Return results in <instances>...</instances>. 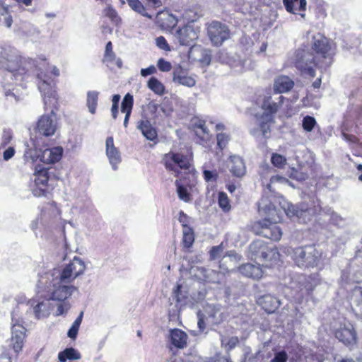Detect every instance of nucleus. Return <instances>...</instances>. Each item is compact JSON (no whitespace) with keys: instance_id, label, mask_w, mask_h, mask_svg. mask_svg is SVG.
<instances>
[{"instance_id":"nucleus-1","label":"nucleus","mask_w":362,"mask_h":362,"mask_svg":"<svg viewBox=\"0 0 362 362\" xmlns=\"http://www.w3.org/2000/svg\"><path fill=\"white\" fill-rule=\"evenodd\" d=\"M84 262L78 257L62 268H54L40 276V288L47 298L63 300L70 297L78 288L70 284L86 270Z\"/></svg>"},{"instance_id":"nucleus-2","label":"nucleus","mask_w":362,"mask_h":362,"mask_svg":"<svg viewBox=\"0 0 362 362\" xmlns=\"http://www.w3.org/2000/svg\"><path fill=\"white\" fill-rule=\"evenodd\" d=\"M312 49L315 54L311 50H296L294 63L303 74L314 77L315 67L326 71L332 65L334 52L329 40L320 34L313 37Z\"/></svg>"},{"instance_id":"nucleus-3","label":"nucleus","mask_w":362,"mask_h":362,"mask_svg":"<svg viewBox=\"0 0 362 362\" xmlns=\"http://www.w3.org/2000/svg\"><path fill=\"white\" fill-rule=\"evenodd\" d=\"M259 211L265 218L258 221L253 226L254 232L272 240L278 241L281 239L282 232L276 226L281 220V212L277 211L274 205L267 199L262 198L258 205Z\"/></svg>"},{"instance_id":"nucleus-4","label":"nucleus","mask_w":362,"mask_h":362,"mask_svg":"<svg viewBox=\"0 0 362 362\" xmlns=\"http://www.w3.org/2000/svg\"><path fill=\"white\" fill-rule=\"evenodd\" d=\"M284 97L278 94L264 98L262 108L264 112L257 119V128L250 130V134L257 138L262 136L267 138L270 133V124L274 122V115L281 107Z\"/></svg>"},{"instance_id":"nucleus-5","label":"nucleus","mask_w":362,"mask_h":362,"mask_svg":"<svg viewBox=\"0 0 362 362\" xmlns=\"http://www.w3.org/2000/svg\"><path fill=\"white\" fill-rule=\"evenodd\" d=\"M290 254L294 264L301 269L318 267L322 256V253L313 245L291 249Z\"/></svg>"},{"instance_id":"nucleus-6","label":"nucleus","mask_w":362,"mask_h":362,"mask_svg":"<svg viewBox=\"0 0 362 362\" xmlns=\"http://www.w3.org/2000/svg\"><path fill=\"white\" fill-rule=\"evenodd\" d=\"M28 64L30 66L33 65L35 70L39 71L37 65L35 64V61L30 60ZM36 74L38 80L37 87L43 97L45 108H47V107H54L57 103V98L54 89L55 83L47 74L42 71L37 72Z\"/></svg>"},{"instance_id":"nucleus-7","label":"nucleus","mask_w":362,"mask_h":362,"mask_svg":"<svg viewBox=\"0 0 362 362\" xmlns=\"http://www.w3.org/2000/svg\"><path fill=\"white\" fill-rule=\"evenodd\" d=\"M317 204L314 202L313 207H308L305 204L296 206L290 203H286L282 206V209L288 216L291 218L296 217L300 222L305 223L310 221L313 216L321 211V206L319 201L317 200Z\"/></svg>"},{"instance_id":"nucleus-8","label":"nucleus","mask_w":362,"mask_h":362,"mask_svg":"<svg viewBox=\"0 0 362 362\" xmlns=\"http://www.w3.org/2000/svg\"><path fill=\"white\" fill-rule=\"evenodd\" d=\"M249 256L256 261H273L279 258V252L276 249L269 247L263 240H256L249 246Z\"/></svg>"},{"instance_id":"nucleus-9","label":"nucleus","mask_w":362,"mask_h":362,"mask_svg":"<svg viewBox=\"0 0 362 362\" xmlns=\"http://www.w3.org/2000/svg\"><path fill=\"white\" fill-rule=\"evenodd\" d=\"M40 279L36 285L37 293L35 298L29 300L28 305L33 309V314L37 319L47 317L49 315V300H57V299L47 298L43 295V288H40Z\"/></svg>"},{"instance_id":"nucleus-10","label":"nucleus","mask_w":362,"mask_h":362,"mask_svg":"<svg viewBox=\"0 0 362 362\" xmlns=\"http://www.w3.org/2000/svg\"><path fill=\"white\" fill-rule=\"evenodd\" d=\"M164 164L170 171H173L175 175L179 177L181 170L185 173L191 168V160L187 156L180 153L169 152L165 155Z\"/></svg>"},{"instance_id":"nucleus-11","label":"nucleus","mask_w":362,"mask_h":362,"mask_svg":"<svg viewBox=\"0 0 362 362\" xmlns=\"http://www.w3.org/2000/svg\"><path fill=\"white\" fill-rule=\"evenodd\" d=\"M334 332L335 337L346 346L352 347L356 343V333L349 322H340L334 327Z\"/></svg>"},{"instance_id":"nucleus-12","label":"nucleus","mask_w":362,"mask_h":362,"mask_svg":"<svg viewBox=\"0 0 362 362\" xmlns=\"http://www.w3.org/2000/svg\"><path fill=\"white\" fill-rule=\"evenodd\" d=\"M208 35L215 46H220L230 37L227 26L218 21L212 22L208 28Z\"/></svg>"},{"instance_id":"nucleus-13","label":"nucleus","mask_w":362,"mask_h":362,"mask_svg":"<svg viewBox=\"0 0 362 362\" xmlns=\"http://www.w3.org/2000/svg\"><path fill=\"white\" fill-rule=\"evenodd\" d=\"M56 129L55 113L52 108L50 115H44L38 119L37 130L43 136H50L54 134Z\"/></svg>"},{"instance_id":"nucleus-14","label":"nucleus","mask_w":362,"mask_h":362,"mask_svg":"<svg viewBox=\"0 0 362 362\" xmlns=\"http://www.w3.org/2000/svg\"><path fill=\"white\" fill-rule=\"evenodd\" d=\"M175 36L181 45L190 46L198 38V34L192 25H185L176 31Z\"/></svg>"},{"instance_id":"nucleus-15","label":"nucleus","mask_w":362,"mask_h":362,"mask_svg":"<svg viewBox=\"0 0 362 362\" xmlns=\"http://www.w3.org/2000/svg\"><path fill=\"white\" fill-rule=\"evenodd\" d=\"M25 328L19 325L13 324L11 329V345L16 353L21 351L25 337Z\"/></svg>"},{"instance_id":"nucleus-16","label":"nucleus","mask_w":362,"mask_h":362,"mask_svg":"<svg viewBox=\"0 0 362 362\" xmlns=\"http://www.w3.org/2000/svg\"><path fill=\"white\" fill-rule=\"evenodd\" d=\"M106 155L113 170L117 169V165L120 163L121 155L117 148L114 145L113 137L109 136L105 142Z\"/></svg>"},{"instance_id":"nucleus-17","label":"nucleus","mask_w":362,"mask_h":362,"mask_svg":"<svg viewBox=\"0 0 362 362\" xmlns=\"http://www.w3.org/2000/svg\"><path fill=\"white\" fill-rule=\"evenodd\" d=\"M257 303L268 313H274L281 305L279 299L271 294L260 296Z\"/></svg>"},{"instance_id":"nucleus-18","label":"nucleus","mask_w":362,"mask_h":362,"mask_svg":"<svg viewBox=\"0 0 362 362\" xmlns=\"http://www.w3.org/2000/svg\"><path fill=\"white\" fill-rule=\"evenodd\" d=\"M103 62L111 69H112L115 66L119 69L122 67V61L120 58L117 57L115 53L113 52L112 44L110 41L106 44Z\"/></svg>"},{"instance_id":"nucleus-19","label":"nucleus","mask_w":362,"mask_h":362,"mask_svg":"<svg viewBox=\"0 0 362 362\" xmlns=\"http://www.w3.org/2000/svg\"><path fill=\"white\" fill-rule=\"evenodd\" d=\"M63 154V148L57 146L51 148H46L40 153V161L44 163H54L58 162Z\"/></svg>"},{"instance_id":"nucleus-20","label":"nucleus","mask_w":362,"mask_h":362,"mask_svg":"<svg viewBox=\"0 0 362 362\" xmlns=\"http://www.w3.org/2000/svg\"><path fill=\"white\" fill-rule=\"evenodd\" d=\"M283 4L286 10L293 14H299L301 17H305V13H300V11L306 10V0H283Z\"/></svg>"},{"instance_id":"nucleus-21","label":"nucleus","mask_w":362,"mask_h":362,"mask_svg":"<svg viewBox=\"0 0 362 362\" xmlns=\"http://www.w3.org/2000/svg\"><path fill=\"white\" fill-rule=\"evenodd\" d=\"M351 306L354 313L362 316V287L355 286L352 290Z\"/></svg>"},{"instance_id":"nucleus-22","label":"nucleus","mask_w":362,"mask_h":362,"mask_svg":"<svg viewBox=\"0 0 362 362\" xmlns=\"http://www.w3.org/2000/svg\"><path fill=\"white\" fill-rule=\"evenodd\" d=\"M228 168L234 176L240 177L245 173V163L243 158L238 156L230 157Z\"/></svg>"},{"instance_id":"nucleus-23","label":"nucleus","mask_w":362,"mask_h":362,"mask_svg":"<svg viewBox=\"0 0 362 362\" xmlns=\"http://www.w3.org/2000/svg\"><path fill=\"white\" fill-rule=\"evenodd\" d=\"M137 129L141 132L146 139L149 141H155L157 139V131L152 126L149 120L145 119L139 121L137 123Z\"/></svg>"},{"instance_id":"nucleus-24","label":"nucleus","mask_w":362,"mask_h":362,"mask_svg":"<svg viewBox=\"0 0 362 362\" xmlns=\"http://www.w3.org/2000/svg\"><path fill=\"white\" fill-rule=\"evenodd\" d=\"M206 320L209 325H218L222 321V313L218 306L209 305L206 308Z\"/></svg>"},{"instance_id":"nucleus-25","label":"nucleus","mask_w":362,"mask_h":362,"mask_svg":"<svg viewBox=\"0 0 362 362\" xmlns=\"http://www.w3.org/2000/svg\"><path fill=\"white\" fill-rule=\"evenodd\" d=\"M170 339L171 344L178 349H182L187 345L188 336L180 329H174L170 331Z\"/></svg>"},{"instance_id":"nucleus-26","label":"nucleus","mask_w":362,"mask_h":362,"mask_svg":"<svg viewBox=\"0 0 362 362\" xmlns=\"http://www.w3.org/2000/svg\"><path fill=\"white\" fill-rule=\"evenodd\" d=\"M240 273L247 277L259 279L262 276V270L259 265L247 263L239 267Z\"/></svg>"},{"instance_id":"nucleus-27","label":"nucleus","mask_w":362,"mask_h":362,"mask_svg":"<svg viewBox=\"0 0 362 362\" xmlns=\"http://www.w3.org/2000/svg\"><path fill=\"white\" fill-rule=\"evenodd\" d=\"M188 298V293L180 284H177L173 291L170 300H175L176 304L175 307L179 308L186 303V300Z\"/></svg>"},{"instance_id":"nucleus-28","label":"nucleus","mask_w":362,"mask_h":362,"mask_svg":"<svg viewBox=\"0 0 362 362\" xmlns=\"http://www.w3.org/2000/svg\"><path fill=\"white\" fill-rule=\"evenodd\" d=\"M293 81L286 76H279L274 81V88L275 94L286 93L293 87Z\"/></svg>"},{"instance_id":"nucleus-29","label":"nucleus","mask_w":362,"mask_h":362,"mask_svg":"<svg viewBox=\"0 0 362 362\" xmlns=\"http://www.w3.org/2000/svg\"><path fill=\"white\" fill-rule=\"evenodd\" d=\"M158 22L165 28H173L177 24V18L168 11H160L157 13Z\"/></svg>"},{"instance_id":"nucleus-30","label":"nucleus","mask_w":362,"mask_h":362,"mask_svg":"<svg viewBox=\"0 0 362 362\" xmlns=\"http://www.w3.org/2000/svg\"><path fill=\"white\" fill-rule=\"evenodd\" d=\"M13 23V18L9 11L8 6L0 2V25L10 28Z\"/></svg>"},{"instance_id":"nucleus-31","label":"nucleus","mask_w":362,"mask_h":362,"mask_svg":"<svg viewBox=\"0 0 362 362\" xmlns=\"http://www.w3.org/2000/svg\"><path fill=\"white\" fill-rule=\"evenodd\" d=\"M81 358V354L72 347L66 348L58 354L59 362H66L67 360H79Z\"/></svg>"},{"instance_id":"nucleus-32","label":"nucleus","mask_w":362,"mask_h":362,"mask_svg":"<svg viewBox=\"0 0 362 362\" xmlns=\"http://www.w3.org/2000/svg\"><path fill=\"white\" fill-rule=\"evenodd\" d=\"M99 92L95 90L88 91L87 93L86 105L89 112L95 114L98 105Z\"/></svg>"},{"instance_id":"nucleus-33","label":"nucleus","mask_w":362,"mask_h":362,"mask_svg":"<svg viewBox=\"0 0 362 362\" xmlns=\"http://www.w3.org/2000/svg\"><path fill=\"white\" fill-rule=\"evenodd\" d=\"M127 2L134 11L149 19L152 18V16L146 12V8L139 0H127Z\"/></svg>"},{"instance_id":"nucleus-34","label":"nucleus","mask_w":362,"mask_h":362,"mask_svg":"<svg viewBox=\"0 0 362 362\" xmlns=\"http://www.w3.org/2000/svg\"><path fill=\"white\" fill-rule=\"evenodd\" d=\"M148 88L159 95H161L165 93L164 86L155 77H151L149 78L148 81Z\"/></svg>"},{"instance_id":"nucleus-35","label":"nucleus","mask_w":362,"mask_h":362,"mask_svg":"<svg viewBox=\"0 0 362 362\" xmlns=\"http://www.w3.org/2000/svg\"><path fill=\"white\" fill-rule=\"evenodd\" d=\"M204 278L205 280L209 282L221 284L223 281L224 274L221 272L209 270L206 272V274H204Z\"/></svg>"},{"instance_id":"nucleus-36","label":"nucleus","mask_w":362,"mask_h":362,"mask_svg":"<svg viewBox=\"0 0 362 362\" xmlns=\"http://www.w3.org/2000/svg\"><path fill=\"white\" fill-rule=\"evenodd\" d=\"M48 173L47 170H40L34 175L35 186L46 187L48 182Z\"/></svg>"},{"instance_id":"nucleus-37","label":"nucleus","mask_w":362,"mask_h":362,"mask_svg":"<svg viewBox=\"0 0 362 362\" xmlns=\"http://www.w3.org/2000/svg\"><path fill=\"white\" fill-rule=\"evenodd\" d=\"M183 245L185 247H190L194 241V231L192 228H186L182 230Z\"/></svg>"},{"instance_id":"nucleus-38","label":"nucleus","mask_w":362,"mask_h":362,"mask_svg":"<svg viewBox=\"0 0 362 362\" xmlns=\"http://www.w3.org/2000/svg\"><path fill=\"white\" fill-rule=\"evenodd\" d=\"M134 99L130 93H127L122 102L121 111L124 113H131L133 107Z\"/></svg>"},{"instance_id":"nucleus-39","label":"nucleus","mask_w":362,"mask_h":362,"mask_svg":"<svg viewBox=\"0 0 362 362\" xmlns=\"http://www.w3.org/2000/svg\"><path fill=\"white\" fill-rule=\"evenodd\" d=\"M317 279H313L311 276L306 278L305 281V286L301 289L302 296L305 294L310 295L314 290L315 287L317 285Z\"/></svg>"},{"instance_id":"nucleus-40","label":"nucleus","mask_w":362,"mask_h":362,"mask_svg":"<svg viewBox=\"0 0 362 362\" xmlns=\"http://www.w3.org/2000/svg\"><path fill=\"white\" fill-rule=\"evenodd\" d=\"M316 125L317 122L315 117L306 115L303 118L302 127L305 132H310Z\"/></svg>"},{"instance_id":"nucleus-41","label":"nucleus","mask_w":362,"mask_h":362,"mask_svg":"<svg viewBox=\"0 0 362 362\" xmlns=\"http://www.w3.org/2000/svg\"><path fill=\"white\" fill-rule=\"evenodd\" d=\"M105 13L106 16H107L110 21L115 23L116 25H118L121 23V18L119 16L115 8H113L112 6H108L105 10Z\"/></svg>"},{"instance_id":"nucleus-42","label":"nucleus","mask_w":362,"mask_h":362,"mask_svg":"<svg viewBox=\"0 0 362 362\" xmlns=\"http://www.w3.org/2000/svg\"><path fill=\"white\" fill-rule=\"evenodd\" d=\"M175 185L179 198L185 202H189L190 200V196L187 188L180 185L178 180L175 181Z\"/></svg>"},{"instance_id":"nucleus-43","label":"nucleus","mask_w":362,"mask_h":362,"mask_svg":"<svg viewBox=\"0 0 362 362\" xmlns=\"http://www.w3.org/2000/svg\"><path fill=\"white\" fill-rule=\"evenodd\" d=\"M239 343V339L237 337H222L221 338V344L223 346H225L228 350H230L235 347V346Z\"/></svg>"},{"instance_id":"nucleus-44","label":"nucleus","mask_w":362,"mask_h":362,"mask_svg":"<svg viewBox=\"0 0 362 362\" xmlns=\"http://www.w3.org/2000/svg\"><path fill=\"white\" fill-rule=\"evenodd\" d=\"M218 205L224 211H228L230 209L229 199L225 192L218 193Z\"/></svg>"},{"instance_id":"nucleus-45","label":"nucleus","mask_w":362,"mask_h":362,"mask_svg":"<svg viewBox=\"0 0 362 362\" xmlns=\"http://www.w3.org/2000/svg\"><path fill=\"white\" fill-rule=\"evenodd\" d=\"M271 161L274 166L279 168H283L286 163V159L278 153L272 154Z\"/></svg>"},{"instance_id":"nucleus-46","label":"nucleus","mask_w":362,"mask_h":362,"mask_svg":"<svg viewBox=\"0 0 362 362\" xmlns=\"http://www.w3.org/2000/svg\"><path fill=\"white\" fill-rule=\"evenodd\" d=\"M174 82L187 87H192L195 85L196 81L193 77L188 76L187 74L186 76L181 78L180 76L179 79Z\"/></svg>"},{"instance_id":"nucleus-47","label":"nucleus","mask_w":362,"mask_h":362,"mask_svg":"<svg viewBox=\"0 0 362 362\" xmlns=\"http://www.w3.org/2000/svg\"><path fill=\"white\" fill-rule=\"evenodd\" d=\"M66 300V299L60 300L62 303L57 305V315H63L66 314L71 308V304L69 302L65 301Z\"/></svg>"},{"instance_id":"nucleus-48","label":"nucleus","mask_w":362,"mask_h":362,"mask_svg":"<svg viewBox=\"0 0 362 362\" xmlns=\"http://www.w3.org/2000/svg\"><path fill=\"white\" fill-rule=\"evenodd\" d=\"M217 145L221 150H223L228 144L229 141L228 135L219 133L216 135Z\"/></svg>"},{"instance_id":"nucleus-49","label":"nucleus","mask_w":362,"mask_h":362,"mask_svg":"<svg viewBox=\"0 0 362 362\" xmlns=\"http://www.w3.org/2000/svg\"><path fill=\"white\" fill-rule=\"evenodd\" d=\"M119 100H120L119 95L116 94L112 96V105L111 107V112H112V117L114 119L117 118V115L118 114V104H119Z\"/></svg>"},{"instance_id":"nucleus-50","label":"nucleus","mask_w":362,"mask_h":362,"mask_svg":"<svg viewBox=\"0 0 362 362\" xmlns=\"http://www.w3.org/2000/svg\"><path fill=\"white\" fill-rule=\"evenodd\" d=\"M157 66L158 69L163 72H168L172 69L170 62L160 58L158 60Z\"/></svg>"},{"instance_id":"nucleus-51","label":"nucleus","mask_w":362,"mask_h":362,"mask_svg":"<svg viewBox=\"0 0 362 362\" xmlns=\"http://www.w3.org/2000/svg\"><path fill=\"white\" fill-rule=\"evenodd\" d=\"M288 354L285 351H279L274 354V358L270 362H287Z\"/></svg>"},{"instance_id":"nucleus-52","label":"nucleus","mask_w":362,"mask_h":362,"mask_svg":"<svg viewBox=\"0 0 362 362\" xmlns=\"http://www.w3.org/2000/svg\"><path fill=\"white\" fill-rule=\"evenodd\" d=\"M187 74V70L184 69L180 66H175L173 69V81L178 80L180 76L181 78Z\"/></svg>"},{"instance_id":"nucleus-53","label":"nucleus","mask_w":362,"mask_h":362,"mask_svg":"<svg viewBox=\"0 0 362 362\" xmlns=\"http://www.w3.org/2000/svg\"><path fill=\"white\" fill-rule=\"evenodd\" d=\"M24 156L26 159H30L32 162L36 161L37 159L40 160V153H37L36 150H27L25 152Z\"/></svg>"},{"instance_id":"nucleus-54","label":"nucleus","mask_w":362,"mask_h":362,"mask_svg":"<svg viewBox=\"0 0 362 362\" xmlns=\"http://www.w3.org/2000/svg\"><path fill=\"white\" fill-rule=\"evenodd\" d=\"M189 219L190 218L187 214H185L182 211H180L179 212L178 221L181 223L183 229L186 228H189L188 226L189 223Z\"/></svg>"},{"instance_id":"nucleus-55","label":"nucleus","mask_w":362,"mask_h":362,"mask_svg":"<svg viewBox=\"0 0 362 362\" xmlns=\"http://www.w3.org/2000/svg\"><path fill=\"white\" fill-rule=\"evenodd\" d=\"M223 252V247L221 245L215 246L210 250V257L211 259H216L218 258Z\"/></svg>"},{"instance_id":"nucleus-56","label":"nucleus","mask_w":362,"mask_h":362,"mask_svg":"<svg viewBox=\"0 0 362 362\" xmlns=\"http://www.w3.org/2000/svg\"><path fill=\"white\" fill-rule=\"evenodd\" d=\"M12 133L10 130H4L2 134L1 146L5 147L12 139Z\"/></svg>"},{"instance_id":"nucleus-57","label":"nucleus","mask_w":362,"mask_h":362,"mask_svg":"<svg viewBox=\"0 0 362 362\" xmlns=\"http://www.w3.org/2000/svg\"><path fill=\"white\" fill-rule=\"evenodd\" d=\"M330 221L332 224L341 226L344 224V219L337 213L332 212L330 216Z\"/></svg>"},{"instance_id":"nucleus-58","label":"nucleus","mask_w":362,"mask_h":362,"mask_svg":"<svg viewBox=\"0 0 362 362\" xmlns=\"http://www.w3.org/2000/svg\"><path fill=\"white\" fill-rule=\"evenodd\" d=\"M204 180L206 182L216 181L217 178V173L215 171L205 170L203 172Z\"/></svg>"},{"instance_id":"nucleus-59","label":"nucleus","mask_w":362,"mask_h":362,"mask_svg":"<svg viewBox=\"0 0 362 362\" xmlns=\"http://www.w3.org/2000/svg\"><path fill=\"white\" fill-rule=\"evenodd\" d=\"M197 315H198V322H197V325H198V327L199 329V331L200 332H204L205 328H206V317H205V315L204 314H202L201 312H199L197 313Z\"/></svg>"},{"instance_id":"nucleus-60","label":"nucleus","mask_w":362,"mask_h":362,"mask_svg":"<svg viewBox=\"0 0 362 362\" xmlns=\"http://www.w3.org/2000/svg\"><path fill=\"white\" fill-rule=\"evenodd\" d=\"M33 194L35 197H42L45 196L46 193L45 187H42L41 185L38 187H33L32 189Z\"/></svg>"},{"instance_id":"nucleus-61","label":"nucleus","mask_w":362,"mask_h":362,"mask_svg":"<svg viewBox=\"0 0 362 362\" xmlns=\"http://www.w3.org/2000/svg\"><path fill=\"white\" fill-rule=\"evenodd\" d=\"M156 72V68L154 65H151L147 68L141 69V75L143 77H146L148 75L153 74Z\"/></svg>"},{"instance_id":"nucleus-62","label":"nucleus","mask_w":362,"mask_h":362,"mask_svg":"<svg viewBox=\"0 0 362 362\" xmlns=\"http://www.w3.org/2000/svg\"><path fill=\"white\" fill-rule=\"evenodd\" d=\"M205 362H229L227 357L221 354H216L214 356L209 358Z\"/></svg>"},{"instance_id":"nucleus-63","label":"nucleus","mask_w":362,"mask_h":362,"mask_svg":"<svg viewBox=\"0 0 362 362\" xmlns=\"http://www.w3.org/2000/svg\"><path fill=\"white\" fill-rule=\"evenodd\" d=\"M156 45L163 49H168V45L164 37L160 36L156 38Z\"/></svg>"},{"instance_id":"nucleus-64","label":"nucleus","mask_w":362,"mask_h":362,"mask_svg":"<svg viewBox=\"0 0 362 362\" xmlns=\"http://www.w3.org/2000/svg\"><path fill=\"white\" fill-rule=\"evenodd\" d=\"M15 154V149L13 147H8L3 153L4 160L7 161L11 159Z\"/></svg>"}]
</instances>
